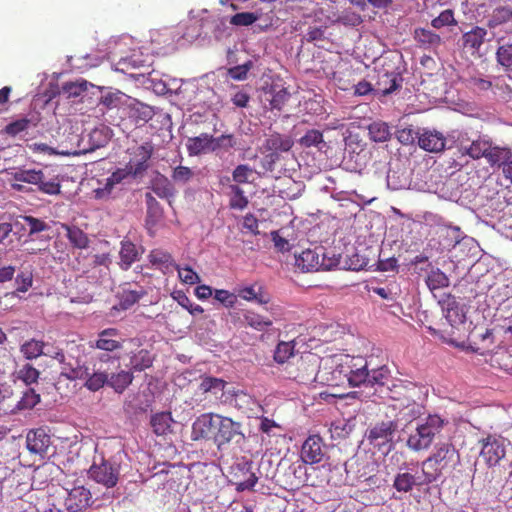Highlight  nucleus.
Here are the masks:
<instances>
[{
	"label": "nucleus",
	"mask_w": 512,
	"mask_h": 512,
	"mask_svg": "<svg viewBox=\"0 0 512 512\" xmlns=\"http://www.w3.org/2000/svg\"><path fill=\"white\" fill-rule=\"evenodd\" d=\"M325 383L331 387L359 386L369 379V363L362 356L336 353L322 356Z\"/></svg>",
	"instance_id": "f257e3e1"
},
{
	"label": "nucleus",
	"mask_w": 512,
	"mask_h": 512,
	"mask_svg": "<svg viewBox=\"0 0 512 512\" xmlns=\"http://www.w3.org/2000/svg\"><path fill=\"white\" fill-rule=\"evenodd\" d=\"M65 376L70 380L85 379L84 386L92 392H96L105 385L110 387L115 393L122 394L133 382L134 375L132 371L120 370L117 373H108L107 370L97 367L93 364V371L90 373L88 367L82 366L79 362L76 365L64 367Z\"/></svg>",
	"instance_id": "f03ea898"
},
{
	"label": "nucleus",
	"mask_w": 512,
	"mask_h": 512,
	"mask_svg": "<svg viewBox=\"0 0 512 512\" xmlns=\"http://www.w3.org/2000/svg\"><path fill=\"white\" fill-rule=\"evenodd\" d=\"M460 462V454L452 443L435 446L433 452L422 462V473L426 483L437 481L443 471L454 469Z\"/></svg>",
	"instance_id": "7ed1b4c3"
},
{
	"label": "nucleus",
	"mask_w": 512,
	"mask_h": 512,
	"mask_svg": "<svg viewBox=\"0 0 512 512\" xmlns=\"http://www.w3.org/2000/svg\"><path fill=\"white\" fill-rule=\"evenodd\" d=\"M444 426V420L438 415H429L425 422L419 424L407 439V446L415 452L427 450Z\"/></svg>",
	"instance_id": "20e7f679"
},
{
	"label": "nucleus",
	"mask_w": 512,
	"mask_h": 512,
	"mask_svg": "<svg viewBox=\"0 0 512 512\" xmlns=\"http://www.w3.org/2000/svg\"><path fill=\"white\" fill-rule=\"evenodd\" d=\"M396 392L403 394V398H398L397 403H392V407L398 410L397 422H412L423 414V405L415 400L418 393L414 385L399 386Z\"/></svg>",
	"instance_id": "39448f33"
},
{
	"label": "nucleus",
	"mask_w": 512,
	"mask_h": 512,
	"mask_svg": "<svg viewBox=\"0 0 512 512\" xmlns=\"http://www.w3.org/2000/svg\"><path fill=\"white\" fill-rule=\"evenodd\" d=\"M343 129L344 124L340 120L327 122L322 127V143L326 144L324 134L328 141L324 153L328 158L334 160L335 163L340 160L345 146L346 137Z\"/></svg>",
	"instance_id": "423d86ee"
},
{
	"label": "nucleus",
	"mask_w": 512,
	"mask_h": 512,
	"mask_svg": "<svg viewBox=\"0 0 512 512\" xmlns=\"http://www.w3.org/2000/svg\"><path fill=\"white\" fill-rule=\"evenodd\" d=\"M213 443L219 451L224 450L230 443H240L245 439L241 424L230 417L219 416Z\"/></svg>",
	"instance_id": "0eeeda50"
},
{
	"label": "nucleus",
	"mask_w": 512,
	"mask_h": 512,
	"mask_svg": "<svg viewBox=\"0 0 512 512\" xmlns=\"http://www.w3.org/2000/svg\"><path fill=\"white\" fill-rule=\"evenodd\" d=\"M479 443L481 444L480 456L489 467L500 463L506 455V448L509 444L502 436L491 434L482 438Z\"/></svg>",
	"instance_id": "6e6552de"
},
{
	"label": "nucleus",
	"mask_w": 512,
	"mask_h": 512,
	"mask_svg": "<svg viewBox=\"0 0 512 512\" xmlns=\"http://www.w3.org/2000/svg\"><path fill=\"white\" fill-rule=\"evenodd\" d=\"M89 476L96 483L113 488L120 478V465L111 460L101 458L100 463L94 462L89 469Z\"/></svg>",
	"instance_id": "1a4fd4ad"
},
{
	"label": "nucleus",
	"mask_w": 512,
	"mask_h": 512,
	"mask_svg": "<svg viewBox=\"0 0 512 512\" xmlns=\"http://www.w3.org/2000/svg\"><path fill=\"white\" fill-rule=\"evenodd\" d=\"M46 347L47 344L45 342L41 340L30 339L25 341L20 346V352L28 360L36 359L41 355L50 356L56 359L60 364H62V374L65 375L64 367L69 368V365L73 364L66 362V357L61 350L50 351V349L46 350Z\"/></svg>",
	"instance_id": "9d476101"
},
{
	"label": "nucleus",
	"mask_w": 512,
	"mask_h": 512,
	"mask_svg": "<svg viewBox=\"0 0 512 512\" xmlns=\"http://www.w3.org/2000/svg\"><path fill=\"white\" fill-rule=\"evenodd\" d=\"M130 155L127 167L132 172V177L141 176L149 168V160L154 153V146L151 142H144L141 145L128 149Z\"/></svg>",
	"instance_id": "9b49d317"
},
{
	"label": "nucleus",
	"mask_w": 512,
	"mask_h": 512,
	"mask_svg": "<svg viewBox=\"0 0 512 512\" xmlns=\"http://www.w3.org/2000/svg\"><path fill=\"white\" fill-rule=\"evenodd\" d=\"M65 507L68 512H83L93 503L91 491L83 484L76 482L72 488H66Z\"/></svg>",
	"instance_id": "f8f14e48"
},
{
	"label": "nucleus",
	"mask_w": 512,
	"mask_h": 512,
	"mask_svg": "<svg viewBox=\"0 0 512 512\" xmlns=\"http://www.w3.org/2000/svg\"><path fill=\"white\" fill-rule=\"evenodd\" d=\"M220 414L203 413L192 424L191 439L193 441H214L216 427Z\"/></svg>",
	"instance_id": "ddd939ff"
},
{
	"label": "nucleus",
	"mask_w": 512,
	"mask_h": 512,
	"mask_svg": "<svg viewBox=\"0 0 512 512\" xmlns=\"http://www.w3.org/2000/svg\"><path fill=\"white\" fill-rule=\"evenodd\" d=\"M25 443L30 454L44 458L51 445V437L44 428L31 429L26 434Z\"/></svg>",
	"instance_id": "4468645a"
},
{
	"label": "nucleus",
	"mask_w": 512,
	"mask_h": 512,
	"mask_svg": "<svg viewBox=\"0 0 512 512\" xmlns=\"http://www.w3.org/2000/svg\"><path fill=\"white\" fill-rule=\"evenodd\" d=\"M402 81L403 78L399 72L379 69L374 86V95L387 96L399 89Z\"/></svg>",
	"instance_id": "2eb2a0df"
},
{
	"label": "nucleus",
	"mask_w": 512,
	"mask_h": 512,
	"mask_svg": "<svg viewBox=\"0 0 512 512\" xmlns=\"http://www.w3.org/2000/svg\"><path fill=\"white\" fill-rule=\"evenodd\" d=\"M301 458L306 465L305 473L307 481L311 477L312 473H315L317 468L314 467L320 461V436H310L302 445Z\"/></svg>",
	"instance_id": "dca6fc26"
},
{
	"label": "nucleus",
	"mask_w": 512,
	"mask_h": 512,
	"mask_svg": "<svg viewBox=\"0 0 512 512\" xmlns=\"http://www.w3.org/2000/svg\"><path fill=\"white\" fill-rule=\"evenodd\" d=\"M124 340L115 328H106L98 333L97 339L90 342V347L104 352H115L123 348Z\"/></svg>",
	"instance_id": "f3484780"
},
{
	"label": "nucleus",
	"mask_w": 512,
	"mask_h": 512,
	"mask_svg": "<svg viewBox=\"0 0 512 512\" xmlns=\"http://www.w3.org/2000/svg\"><path fill=\"white\" fill-rule=\"evenodd\" d=\"M398 429L397 421L388 420L376 423L369 431L367 438L374 445H382L392 441Z\"/></svg>",
	"instance_id": "a211bd4d"
},
{
	"label": "nucleus",
	"mask_w": 512,
	"mask_h": 512,
	"mask_svg": "<svg viewBox=\"0 0 512 512\" xmlns=\"http://www.w3.org/2000/svg\"><path fill=\"white\" fill-rule=\"evenodd\" d=\"M417 140L421 149L432 153L443 151L446 143V138L442 133L428 129H423Z\"/></svg>",
	"instance_id": "6ab92c4d"
},
{
	"label": "nucleus",
	"mask_w": 512,
	"mask_h": 512,
	"mask_svg": "<svg viewBox=\"0 0 512 512\" xmlns=\"http://www.w3.org/2000/svg\"><path fill=\"white\" fill-rule=\"evenodd\" d=\"M148 260L152 267L159 269L163 274L172 272L174 266H176L172 255L162 249L151 250L148 254Z\"/></svg>",
	"instance_id": "aec40b11"
},
{
	"label": "nucleus",
	"mask_w": 512,
	"mask_h": 512,
	"mask_svg": "<svg viewBox=\"0 0 512 512\" xmlns=\"http://www.w3.org/2000/svg\"><path fill=\"white\" fill-rule=\"evenodd\" d=\"M293 144V140L290 136L274 132L266 138L263 149L264 152H275L279 155L282 152H288Z\"/></svg>",
	"instance_id": "412c9836"
},
{
	"label": "nucleus",
	"mask_w": 512,
	"mask_h": 512,
	"mask_svg": "<svg viewBox=\"0 0 512 512\" xmlns=\"http://www.w3.org/2000/svg\"><path fill=\"white\" fill-rule=\"evenodd\" d=\"M489 363L493 368L512 375V346L498 347L490 356Z\"/></svg>",
	"instance_id": "4be33fe9"
},
{
	"label": "nucleus",
	"mask_w": 512,
	"mask_h": 512,
	"mask_svg": "<svg viewBox=\"0 0 512 512\" xmlns=\"http://www.w3.org/2000/svg\"><path fill=\"white\" fill-rule=\"evenodd\" d=\"M140 253L136 245L130 240H122L119 251V266L122 270L127 271L133 263L139 260Z\"/></svg>",
	"instance_id": "5701e85b"
},
{
	"label": "nucleus",
	"mask_w": 512,
	"mask_h": 512,
	"mask_svg": "<svg viewBox=\"0 0 512 512\" xmlns=\"http://www.w3.org/2000/svg\"><path fill=\"white\" fill-rule=\"evenodd\" d=\"M238 295L246 301L258 304H267L271 300L270 294L257 283L239 289Z\"/></svg>",
	"instance_id": "b1692460"
},
{
	"label": "nucleus",
	"mask_w": 512,
	"mask_h": 512,
	"mask_svg": "<svg viewBox=\"0 0 512 512\" xmlns=\"http://www.w3.org/2000/svg\"><path fill=\"white\" fill-rule=\"evenodd\" d=\"M495 53L497 64L507 73H512V42L499 38Z\"/></svg>",
	"instance_id": "393cba45"
},
{
	"label": "nucleus",
	"mask_w": 512,
	"mask_h": 512,
	"mask_svg": "<svg viewBox=\"0 0 512 512\" xmlns=\"http://www.w3.org/2000/svg\"><path fill=\"white\" fill-rule=\"evenodd\" d=\"M427 484L425 481V476L423 477H416L415 475L409 473V472H400L398 473L393 482V487L398 492H410L413 490L415 486H422Z\"/></svg>",
	"instance_id": "a878e982"
},
{
	"label": "nucleus",
	"mask_w": 512,
	"mask_h": 512,
	"mask_svg": "<svg viewBox=\"0 0 512 512\" xmlns=\"http://www.w3.org/2000/svg\"><path fill=\"white\" fill-rule=\"evenodd\" d=\"M487 30L483 27L475 26L470 31L462 35L463 47L472 53L478 52L485 41Z\"/></svg>",
	"instance_id": "bb28decb"
},
{
	"label": "nucleus",
	"mask_w": 512,
	"mask_h": 512,
	"mask_svg": "<svg viewBox=\"0 0 512 512\" xmlns=\"http://www.w3.org/2000/svg\"><path fill=\"white\" fill-rule=\"evenodd\" d=\"M295 264L303 272H317L319 270V255L316 250L305 249L296 256Z\"/></svg>",
	"instance_id": "cd10ccee"
},
{
	"label": "nucleus",
	"mask_w": 512,
	"mask_h": 512,
	"mask_svg": "<svg viewBox=\"0 0 512 512\" xmlns=\"http://www.w3.org/2000/svg\"><path fill=\"white\" fill-rule=\"evenodd\" d=\"M224 403L232 405L240 410L249 409L254 403L251 395L247 394L243 390H236L234 388L228 389L225 393Z\"/></svg>",
	"instance_id": "c85d7f7f"
},
{
	"label": "nucleus",
	"mask_w": 512,
	"mask_h": 512,
	"mask_svg": "<svg viewBox=\"0 0 512 512\" xmlns=\"http://www.w3.org/2000/svg\"><path fill=\"white\" fill-rule=\"evenodd\" d=\"M490 143V141L479 137L470 144H464L461 142L459 151L462 155H468L472 159H480L481 157H485L490 147Z\"/></svg>",
	"instance_id": "c756f323"
},
{
	"label": "nucleus",
	"mask_w": 512,
	"mask_h": 512,
	"mask_svg": "<svg viewBox=\"0 0 512 512\" xmlns=\"http://www.w3.org/2000/svg\"><path fill=\"white\" fill-rule=\"evenodd\" d=\"M60 226L66 232V237L73 247L85 249L89 246V238L87 234L79 227L66 223H61Z\"/></svg>",
	"instance_id": "7c9ffc66"
},
{
	"label": "nucleus",
	"mask_w": 512,
	"mask_h": 512,
	"mask_svg": "<svg viewBox=\"0 0 512 512\" xmlns=\"http://www.w3.org/2000/svg\"><path fill=\"white\" fill-rule=\"evenodd\" d=\"M151 189L158 197L168 200L169 203L175 195L173 184L166 176L161 174L153 179Z\"/></svg>",
	"instance_id": "2f4dec72"
},
{
	"label": "nucleus",
	"mask_w": 512,
	"mask_h": 512,
	"mask_svg": "<svg viewBox=\"0 0 512 512\" xmlns=\"http://www.w3.org/2000/svg\"><path fill=\"white\" fill-rule=\"evenodd\" d=\"M199 389L203 393H212L216 396L221 393L220 399L223 401L229 388H227V383L223 379L207 376L202 378Z\"/></svg>",
	"instance_id": "473e14b6"
},
{
	"label": "nucleus",
	"mask_w": 512,
	"mask_h": 512,
	"mask_svg": "<svg viewBox=\"0 0 512 512\" xmlns=\"http://www.w3.org/2000/svg\"><path fill=\"white\" fill-rule=\"evenodd\" d=\"M154 357L146 349H141L132 353L129 358V371L141 372L150 368L153 364Z\"/></svg>",
	"instance_id": "72a5a7b5"
},
{
	"label": "nucleus",
	"mask_w": 512,
	"mask_h": 512,
	"mask_svg": "<svg viewBox=\"0 0 512 512\" xmlns=\"http://www.w3.org/2000/svg\"><path fill=\"white\" fill-rule=\"evenodd\" d=\"M211 135L202 133L196 137H190L187 140L186 148L191 156H196L202 153L210 152Z\"/></svg>",
	"instance_id": "f704fd0d"
},
{
	"label": "nucleus",
	"mask_w": 512,
	"mask_h": 512,
	"mask_svg": "<svg viewBox=\"0 0 512 512\" xmlns=\"http://www.w3.org/2000/svg\"><path fill=\"white\" fill-rule=\"evenodd\" d=\"M173 419L170 412H160L151 416L150 424L153 432L163 436L171 431Z\"/></svg>",
	"instance_id": "c9c22d12"
},
{
	"label": "nucleus",
	"mask_w": 512,
	"mask_h": 512,
	"mask_svg": "<svg viewBox=\"0 0 512 512\" xmlns=\"http://www.w3.org/2000/svg\"><path fill=\"white\" fill-rule=\"evenodd\" d=\"M414 39L419 46L424 48H436L441 44V37L437 33L425 28H416Z\"/></svg>",
	"instance_id": "e433bc0d"
},
{
	"label": "nucleus",
	"mask_w": 512,
	"mask_h": 512,
	"mask_svg": "<svg viewBox=\"0 0 512 512\" xmlns=\"http://www.w3.org/2000/svg\"><path fill=\"white\" fill-rule=\"evenodd\" d=\"M512 157L511 150L509 148H502L498 146H492L490 143V147L485 155L487 162L494 165H505V163Z\"/></svg>",
	"instance_id": "4c0bfd02"
},
{
	"label": "nucleus",
	"mask_w": 512,
	"mask_h": 512,
	"mask_svg": "<svg viewBox=\"0 0 512 512\" xmlns=\"http://www.w3.org/2000/svg\"><path fill=\"white\" fill-rule=\"evenodd\" d=\"M512 19V9L508 6H500L493 10L490 15L487 26L489 28H496L502 24L509 22Z\"/></svg>",
	"instance_id": "58836bf2"
},
{
	"label": "nucleus",
	"mask_w": 512,
	"mask_h": 512,
	"mask_svg": "<svg viewBox=\"0 0 512 512\" xmlns=\"http://www.w3.org/2000/svg\"><path fill=\"white\" fill-rule=\"evenodd\" d=\"M210 145V152H228L231 148L235 147L236 140L232 134H223L219 137L211 135Z\"/></svg>",
	"instance_id": "ea45409f"
},
{
	"label": "nucleus",
	"mask_w": 512,
	"mask_h": 512,
	"mask_svg": "<svg viewBox=\"0 0 512 512\" xmlns=\"http://www.w3.org/2000/svg\"><path fill=\"white\" fill-rule=\"evenodd\" d=\"M295 353V343L294 341H281L277 344L274 351V360L278 364L286 363L291 357L294 356Z\"/></svg>",
	"instance_id": "a19ab883"
},
{
	"label": "nucleus",
	"mask_w": 512,
	"mask_h": 512,
	"mask_svg": "<svg viewBox=\"0 0 512 512\" xmlns=\"http://www.w3.org/2000/svg\"><path fill=\"white\" fill-rule=\"evenodd\" d=\"M426 284L431 291L447 287L449 279L440 269L431 270L426 277Z\"/></svg>",
	"instance_id": "79ce46f5"
},
{
	"label": "nucleus",
	"mask_w": 512,
	"mask_h": 512,
	"mask_svg": "<svg viewBox=\"0 0 512 512\" xmlns=\"http://www.w3.org/2000/svg\"><path fill=\"white\" fill-rule=\"evenodd\" d=\"M344 328L336 322H330L322 326V342H334L342 339Z\"/></svg>",
	"instance_id": "37998d69"
},
{
	"label": "nucleus",
	"mask_w": 512,
	"mask_h": 512,
	"mask_svg": "<svg viewBox=\"0 0 512 512\" xmlns=\"http://www.w3.org/2000/svg\"><path fill=\"white\" fill-rule=\"evenodd\" d=\"M244 322L247 326L258 331H262L272 325V321L270 319L264 318L253 311H246L244 313Z\"/></svg>",
	"instance_id": "c03bdc74"
},
{
	"label": "nucleus",
	"mask_w": 512,
	"mask_h": 512,
	"mask_svg": "<svg viewBox=\"0 0 512 512\" xmlns=\"http://www.w3.org/2000/svg\"><path fill=\"white\" fill-rule=\"evenodd\" d=\"M17 378L23 381L26 385L37 383L40 372L32 364L25 363L16 372Z\"/></svg>",
	"instance_id": "a18cd8bd"
},
{
	"label": "nucleus",
	"mask_w": 512,
	"mask_h": 512,
	"mask_svg": "<svg viewBox=\"0 0 512 512\" xmlns=\"http://www.w3.org/2000/svg\"><path fill=\"white\" fill-rule=\"evenodd\" d=\"M368 265V259L359 255L358 253H353L350 256L342 257V270H351V271H360L364 269Z\"/></svg>",
	"instance_id": "49530a36"
},
{
	"label": "nucleus",
	"mask_w": 512,
	"mask_h": 512,
	"mask_svg": "<svg viewBox=\"0 0 512 512\" xmlns=\"http://www.w3.org/2000/svg\"><path fill=\"white\" fill-rule=\"evenodd\" d=\"M369 135L375 142H385L390 138V128L384 122H373L369 125Z\"/></svg>",
	"instance_id": "de8ad7c7"
},
{
	"label": "nucleus",
	"mask_w": 512,
	"mask_h": 512,
	"mask_svg": "<svg viewBox=\"0 0 512 512\" xmlns=\"http://www.w3.org/2000/svg\"><path fill=\"white\" fill-rule=\"evenodd\" d=\"M39 190L49 195L60 193L61 185L57 176L47 177L42 171V179L38 182Z\"/></svg>",
	"instance_id": "09e8293b"
},
{
	"label": "nucleus",
	"mask_w": 512,
	"mask_h": 512,
	"mask_svg": "<svg viewBox=\"0 0 512 512\" xmlns=\"http://www.w3.org/2000/svg\"><path fill=\"white\" fill-rule=\"evenodd\" d=\"M230 191H231L230 200H229L230 208L237 209V210L245 209L249 202H248L247 197L244 195V191L242 190V188H240L238 185H231Z\"/></svg>",
	"instance_id": "8fccbe9b"
},
{
	"label": "nucleus",
	"mask_w": 512,
	"mask_h": 512,
	"mask_svg": "<svg viewBox=\"0 0 512 512\" xmlns=\"http://www.w3.org/2000/svg\"><path fill=\"white\" fill-rule=\"evenodd\" d=\"M40 402V395L34 389L29 388L24 393L21 399L17 402L16 408L18 410L32 409Z\"/></svg>",
	"instance_id": "3c124183"
},
{
	"label": "nucleus",
	"mask_w": 512,
	"mask_h": 512,
	"mask_svg": "<svg viewBox=\"0 0 512 512\" xmlns=\"http://www.w3.org/2000/svg\"><path fill=\"white\" fill-rule=\"evenodd\" d=\"M131 112V116L136 120V122L146 123L154 116L153 108L143 103H137L131 108Z\"/></svg>",
	"instance_id": "603ef678"
},
{
	"label": "nucleus",
	"mask_w": 512,
	"mask_h": 512,
	"mask_svg": "<svg viewBox=\"0 0 512 512\" xmlns=\"http://www.w3.org/2000/svg\"><path fill=\"white\" fill-rule=\"evenodd\" d=\"M31 124L33 126H36L37 122H33L32 119L24 117V118L15 120V121L9 123L8 125H6L4 131L6 134H8L10 136H16L19 133L27 130Z\"/></svg>",
	"instance_id": "864d4df0"
},
{
	"label": "nucleus",
	"mask_w": 512,
	"mask_h": 512,
	"mask_svg": "<svg viewBox=\"0 0 512 512\" xmlns=\"http://www.w3.org/2000/svg\"><path fill=\"white\" fill-rule=\"evenodd\" d=\"M14 180L18 182H24L29 184L38 185V182L42 179L41 170H19L14 173Z\"/></svg>",
	"instance_id": "5fc2aeb1"
},
{
	"label": "nucleus",
	"mask_w": 512,
	"mask_h": 512,
	"mask_svg": "<svg viewBox=\"0 0 512 512\" xmlns=\"http://www.w3.org/2000/svg\"><path fill=\"white\" fill-rule=\"evenodd\" d=\"M144 295L146 291L143 288L139 290L124 289L121 294V306L127 309L137 303Z\"/></svg>",
	"instance_id": "6e6d98bb"
},
{
	"label": "nucleus",
	"mask_w": 512,
	"mask_h": 512,
	"mask_svg": "<svg viewBox=\"0 0 512 512\" xmlns=\"http://www.w3.org/2000/svg\"><path fill=\"white\" fill-rule=\"evenodd\" d=\"M457 25L452 9L442 11L436 18L431 21V26L435 29H440L444 26Z\"/></svg>",
	"instance_id": "4d7b16f0"
},
{
	"label": "nucleus",
	"mask_w": 512,
	"mask_h": 512,
	"mask_svg": "<svg viewBox=\"0 0 512 512\" xmlns=\"http://www.w3.org/2000/svg\"><path fill=\"white\" fill-rule=\"evenodd\" d=\"M111 257L109 253L95 254L91 257L90 266L92 269H99V272H104V274H108L109 267L111 264Z\"/></svg>",
	"instance_id": "13d9d810"
},
{
	"label": "nucleus",
	"mask_w": 512,
	"mask_h": 512,
	"mask_svg": "<svg viewBox=\"0 0 512 512\" xmlns=\"http://www.w3.org/2000/svg\"><path fill=\"white\" fill-rule=\"evenodd\" d=\"M259 19V16L253 12H240L233 15L230 24L234 26H250Z\"/></svg>",
	"instance_id": "bf43d9fd"
},
{
	"label": "nucleus",
	"mask_w": 512,
	"mask_h": 512,
	"mask_svg": "<svg viewBox=\"0 0 512 512\" xmlns=\"http://www.w3.org/2000/svg\"><path fill=\"white\" fill-rule=\"evenodd\" d=\"M62 90L65 94H67L68 98H75L80 96L83 92L87 90V82L84 80L80 82H67L63 84Z\"/></svg>",
	"instance_id": "052dcab7"
},
{
	"label": "nucleus",
	"mask_w": 512,
	"mask_h": 512,
	"mask_svg": "<svg viewBox=\"0 0 512 512\" xmlns=\"http://www.w3.org/2000/svg\"><path fill=\"white\" fill-rule=\"evenodd\" d=\"M289 98L290 93L285 88H281L277 91L273 90L272 98L270 100L271 109H276L278 111L282 110Z\"/></svg>",
	"instance_id": "680f3d73"
},
{
	"label": "nucleus",
	"mask_w": 512,
	"mask_h": 512,
	"mask_svg": "<svg viewBox=\"0 0 512 512\" xmlns=\"http://www.w3.org/2000/svg\"><path fill=\"white\" fill-rule=\"evenodd\" d=\"M194 176V172L186 166L179 165L172 171L171 178L175 183L186 184Z\"/></svg>",
	"instance_id": "e2e57ef3"
},
{
	"label": "nucleus",
	"mask_w": 512,
	"mask_h": 512,
	"mask_svg": "<svg viewBox=\"0 0 512 512\" xmlns=\"http://www.w3.org/2000/svg\"><path fill=\"white\" fill-rule=\"evenodd\" d=\"M174 298L176 299L178 304L181 305L186 310H188V312L191 315H197L204 312V309L200 305L192 303L189 297L182 292L178 293V295L175 296Z\"/></svg>",
	"instance_id": "0e129e2a"
},
{
	"label": "nucleus",
	"mask_w": 512,
	"mask_h": 512,
	"mask_svg": "<svg viewBox=\"0 0 512 512\" xmlns=\"http://www.w3.org/2000/svg\"><path fill=\"white\" fill-rule=\"evenodd\" d=\"M145 200L147 205L148 217H152L155 220L159 219L162 216V208L159 202L151 193L145 194Z\"/></svg>",
	"instance_id": "69168bd1"
},
{
	"label": "nucleus",
	"mask_w": 512,
	"mask_h": 512,
	"mask_svg": "<svg viewBox=\"0 0 512 512\" xmlns=\"http://www.w3.org/2000/svg\"><path fill=\"white\" fill-rule=\"evenodd\" d=\"M174 269L178 271L179 278L186 284H195L200 281L199 275L190 267L181 268L176 264Z\"/></svg>",
	"instance_id": "338daca9"
},
{
	"label": "nucleus",
	"mask_w": 512,
	"mask_h": 512,
	"mask_svg": "<svg viewBox=\"0 0 512 512\" xmlns=\"http://www.w3.org/2000/svg\"><path fill=\"white\" fill-rule=\"evenodd\" d=\"M252 67V62L248 61L242 65H237L228 70V75L234 80H245L247 74Z\"/></svg>",
	"instance_id": "774afa93"
}]
</instances>
